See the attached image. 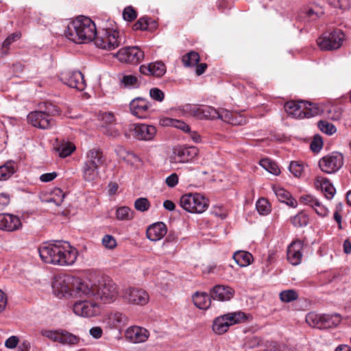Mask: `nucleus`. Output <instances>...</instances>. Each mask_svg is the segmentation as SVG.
Wrapping results in <instances>:
<instances>
[{
  "mask_svg": "<svg viewBox=\"0 0 351 351\" xmlns=\"http://www.w3.org/2000/svg\"><path fill=\"white\" fill-rule=\"evenodd\" d=\"M38 252L43 262L61 266L73 265L77 257V250L63 241L43 245L39 247Z\"/></svg>",
  "mask_w": 351,
  "mask_h": 351,
  "instance_id": "obj_1",
  "label": "nucleus"
},
{
  "mask_svg": "<svg viewBox=\"0 0 351 351\" xmlns=\"http://www.w3.org/2000/svg\"><path fill=\"white\" fill-rule=\"evenodd\" d=\"M97 29L95 22L88 17L80 16L69 23L64 36L73 43H84L94 39Z\"/></svg>",
  "mask_w": 351,
  "mask_h": 351,
  "instance_id": "obj_2",
  "label": "nucleus"
},
{
  "mask_svg": "<svg viewBox=\"0 0 351 351\" xmlns=\"http://www.w3.org/2000/svg\"><path fill=\"white\" fill-rule=\"evenodd\" d=\"M96 21L98 27L94 41L97 47L112 51L125 43V39L120 36L119 32L114 29L113 21L108 19L104 22L99 17L96 18Z\"/></svg>",
  "mask_w": 351,
  "mask_h": 351,
  "instance_id": "obj_3",
  "label": "nucleus"
},
{
  "mask_svg": "<svg viewBox=\"0 0 351 351\" xmlns=\"http://www.w3.org/2000/svg\"><path fill=\"white\" fill-rule=\"evenodd\" d=\"M252 316L241 311L229 313L216 317L213 323V330L217 335L226 332L230 326L252 320Z\"/></svg>",
  "mask_w": 351,
  "mask_h": 351,
  "instance_id": "obj_4",
  "label": "nucleus"
},
{
  "mask_svg": "<svg viewBox=\"0 0 351 351\" xmlns=\"http://www.w3.org/2000/svg\"><path fill=\"white\" fill-rule=\"evenodd\" d=\"M94 293V299L100 300L104 303H110L118 296L117 286L110 278L103 276L95 285Z\"/></svg>",
  "mask_w": 351,
  "mask_h": 351,
  "instance_id": "obj_5",
  "label": "nucleus"
},
{
  "mask_svg": "<svg viewBox=\"0 0 351 351\" xmlns=\"http://www.w3.org/2000/svg\"><path fill=\"white\" fill-rule=\"evenodd\" d=\"M306 321L312 327L327 329L337 327L341 322V316L338 313L320 315L309 313Z\"/></svg>",
  "mask_w": 351,
  "mask_h": 351,
  "instance_id": "obj_6",
  "label": "nucleus"
},
{
  "mask_svg": "<svg viewBox=\"0 0 351 351\" xmlns=\"http://www.w3.org/2000/svg\"><path fill=\"white\" fill-rule=\"evenodd\" d=\"M180 204L183 209L191 213H202L208 207V200L199 193L182 195Z\"/></svg>",
  "mask_w": 351,
  "mask_h": 351,
  "instance_id": "obj_7",
  "label": "nucleus"
},
{
  "mask_svg": "<svg viewBox=\"0 0 351 351\" xmlns=\"http://www.w3.org/2000/svg\"><path fill=\"white\" fill-rule=\"evenodd\" d=\"M345 34L341 29L325 32L317 39V44L322 50L332 51L339 49L343 44Z\"/></svg>",
  "mask_w": 351,
  "mask_h": 351,
  "instance_id": "obj_8",
  "label": "nucleus"
},
{
  "mask_svg": "<svg viewBox=\"0 0 351 351\" xmlns=\"http://www.w3.org/2000/svg\"><path fill=\"white\" fill-rule=\"evenodd\" d=\"M320 169L326 173H334L343 165V156L339 152H332L322 157L319 160Z\"/></svg>",
  "mask_w": 351,
  "mask_h": 351,
  "instance_id": "obj_9",
  "label": "nucleus"
},
{
  "mask_svg": "<svg viewBox=\"0 0 351 351\" xmlns=\"http://www.w3.org/2000/svg\"><path fill=\"white\" fill-rule=\"evenodd\" d=\"M43 336L55 342L70 346L76 345L80 341V337L64 330H44L41 331Z\"/></svg>",
  "mask_w": 351,
  "mask_h": 351,
  "instance_id": "obj_10",
  "label": "nucleus"
},
{
  "mask_svg": "<svg viewBox=\"0 0 351 351\" xmlns=\"http://www.w3.org/2000/svg\"><path fill=\"white\" fill-rule=\"evenodd\" d=\"M144 52L138 47H128L120 49L117 53L119 61L136 64L144 58Z\"/></svg>",
  "mask_w": 351,
  "mask_h": 351,
  "instance_id": "obj_11",
  "label": "nucleus"
},
{
  "mask_svg": "<svg viewBox=\"0 0 351 351\" xmlns=\"http://www.w3.org/2000/svg\"><path fill=\"white\" fill-rule=\"evenodd\" d=\"M73 276H64L56 278L52 288L54 294L61 298L66 295L71 296Z\"/></svg>",
  "mask_w": 351,
  "mask_h": 351,
  "instance_id": "obj_12",
  "label": "nucleus"
},
{
  "mask_svg": "<svg viewBox=\"0 0 351 351\" xmlns=\"http://www.w3.org/2000/svg\"><path fill=\"white\" fill-rule=\"evenodd\" d=\"M61 81L68 86L80 91L86 88V81L84 75L80 71H66L61 73Z\"/></svg>",
  "mask_w": 351,
  "mask_h": 351,
  "instance_id": "obj_13",
  "label": "nucleus"
},
{
  "mask_svg": "<svg viewBox=\"0 0 351 351\" xmlns=\"http://www.w3.org/2000/svg\"><path fill=\"white\" fill-rule=\"evenodd\" d=\"M198 152V149L194 146L175 147L173 155L171 156V162L176 163L187 162L196 157Z\"/></svg>",
  "mask_w": 351,
  "mask_h": 351,
  "instance_id": "obj_14",
  "label": "nucleus"
},
{
  "mask_svg": "<svg viewBox=\"0 0 351 351\" xmlns=\"http://www.w3.org/2000/svg\"><path fill=\"white\" fill-rule=\"evenodd\" d=\"M71 296L85 298H93L95 297V285H89L83 282L80 278L73 276Z\"/></svg>",
  "mask_w": 351,
  "mask_h": 351,
  "instance_id": "obj_15",
  "label": "nucleus"
},
{
  "mask_svg": "<svg viewBox=\"0 0 351 351\" xmlns=\"http://www.w3.org/2000/svg\"><path fill=\"white\" fill-rule=\"evenodd\" d=\"M123 297L128 303L136 305H145L149 300L148 293L145 290L138 288L126 289Z\"/></svg>",
  "mask_w": 351,
  "mask_h": 351,
  "instance_id": "obj_16",
  "label": "nucleus"
},
{
  "mask_svg": "<svg viewBox=\"0 0 351 351\" xmlns=\"http://www.w3.org/2000/svg\"><path fill=\"white\" fill-rule=\"evenodd\" d=\"M27 121L34 127L40 129H48L53 124V119L40 110L29 112L27 115Z\"/></svg>",
  "mask_w": 351,
  "mask_h": 351,
  "instance_id": "obj_17",
  "label": "nucleus"
},
{
  "mask_svg": "<svg viewBox=\"0 0 351 351\" xmlns=\"http://www.w3.org/2000/svg\"><path fill=\"white\" fill-rule=\"evenodd\" d=\"M73 311L77 315L87 317L95 316L99 313L97 304L86 300L76 302L73 304Z\"/></svg>",
  "mask_w": 351,
  "mask_h": 351,
  "instance_id": "obj_18",
  "label": "nucleus"
},
{
  "mask_svg": "<svg viewBox=\"0 0 351 351\" xmlns=\"http://www.w3.org/2000/svg\"><path fill=\"white\" fill-rule=\"evenodd\" d=\"M304 244L300 240L293 241L287 248V261L293 265H299L302 258V250Z\"/></svg>",
  "mask_w": 351,
  "mask_h": 351,
  "instance_id": "obj_19",
  "label": "nucleus"
},
{
  "mask_svg": "<svg viewBox=\"0 0 351 351\" xmlns=\"http://www.w3.org/2000/svg\"><path fill=\"white\" fill-rule=\"evenodd\" d=\"M21 226V219L17 216L8 213L0 214V230L14 232L20 229Z\"/></svg>",
  "mask_w": 351,
  "mask_h": 351,
  "instance_id": "obj_20",
  "label": "nucleus"
},
{
  "mask_svg": "<svg viewBox=\"0 0 351 351\" xmlns=\"http://www.w3.org/2000/svg\"><path fill=\"white\" fill-rule=\"evenodd\" d=\"M234 290L226 285H217L210 291V296L213 300L221 302L228 301L234 297Z\"/></svg>",
  "mask_w": 351,
  "mask_h": 351,
  "instance_id": "obj_21",
  "label": "nucleus"
},
{
  "mask_svg": "<svg viewBox=\"0 0 351 351\" xmlns=\"http://www.w3.org/2000/svg\"><path fill=\"white\" fill-rule=\"evenodd\" d=\"M141 74L160 77L166 73V66L160 61L149 63L148 65L142 64L139 67Z\"/></svg>",
  "mask_w": 351,
  "mask_h": 351,
  "instance_id": "obj_22",
  "label": "nucleus"
},
{
  "mask_svg": "<svg viewBox=\"0 0 351 351\" xmlns=\"http://www.w3.org/2000/svg\"><path fill=\"white\" fill-rule=\"evenodd\" d=\"M106 160V158L102 150L99 147H93L87 152L84 162L93 167L99 168L105 164Z\"/></svg>",
  "mask_w": 351,
  "mask_h": 351,
  "instance_id": "obj_23",
  "label": "nucleus"
},
{
  "mask_svg": "<svg viewBox=\"0 0 351 351\" xmlns=\"http://www.w3.org/2000/svg\"><path fill=\"white\" fill-rule=\"evenodd\" d=\"M149 108V102L141 97L136 98L130 103L132 114L138 118H145L147 115Z\"/></svg>",
  "mask_w": 351,
  "mask_h": 351,
  "instance_id": "obj_24",
  "label": "nucleus"
},
{
  "mask_svg": "<svg viewBox=\"0 0 351 351\" xmlns=\"http://www.w3.org/2000/svg\"><path fill=\"white\" fill-rule=\"evenodd\" d=\"M156 134V129L153 125L146 124H136L134 126V137L138 140H152L155 136Z\"/></svg>",
  "mask_w": 351,
  "mask_h": 351,
  "instance_id": "obj_25",
  "label": "nucleus"
},
{
  "mask_svg": "<svg viewBox=\"0 0 351 351\" xmlns=\"http://www.w3.org/2000/svg\"><path fill=\"white\" fill-rule=\"evenodd\" d=\"M148 337L149 332L145 328L138 326L131 327L125 332V337L134 343L145 342Z\"/></svg>",
  "mask_w": 351,
  "mask_h": 351,
  "instance_id": "obj_26",
  "label": "nucleus"
},
{
  "mask_svg": "<svg viewBox=\"0 0 351 351\" xmlns=\"http://www.w3.org/2000/svg\"><path fill=\"white\" fill-rule=\"evenodd\" d=\"M166 233L167 227L163 222H157L149 226L146 231L147 237L152 241H159Z\"/></svg>",
  "mask_w": 351,
  "mask_h": 351,
  "instance_id": "obj_27",
  "label": "nucleus"
},
{
  "mask_svg": "<svg viewBox=\"0 0 351 351\" xmlns=\"http://www.w3.org/2000/svg\"><path fill=\"white\" fill-rule=\"evenodd\" d=\"M54 149L60 157L66 158L75 150V146L70 141H65L64 140L58 141V139H56Z\"/></svg>",
  "mask_w": 351,
  "mask_h": 351,
  "instance_id": "obj_28",
  "label": "nucleus"
},
{
  "mask_svg": "<svg viewBox=\"0 0 351 351\" xmlns=\"http://www.w3.org/2000/svg\"><path fill=\"white\" fill-rule=\"evenodd\" d=\"M273 189L279 201L285 203L292 208L297 207L298 202L291 196L289 191L283 188L276 186H274Z\"/></svg>",
  "mask_w": 351,
  "mask_h": 351,
  "instance_id": "obj_29",
  "label": "nucleus"
},
{
  "mask_svg": "<svg viewBox=\"0 0 351 351\" xmlns=\"http://www.w3.org/2000/svg\"><path fill=\"white\" fill-rule=\"evenodd\" d=\"M302 101H289L285 104L284 108L287 113L296 119H301V111L304 108L301 106Z\"/></svg>",
  "mask_w": 351,
  "mask_h": 351,
  "instance_id": "obj_30",
  "label": "nucleus"
},
{
  "mask_svg": "<svg viewBox=\"0 0 351 351\" xmlns=\"http://www.w3.org/2000/svg\"><path fill=\"white\" fill-rule=\"evenodd\" d=\"M210 294L196 292L193 296L194 304L199 309H207L211 303Z\"/></svg>",
  "mask_w": 351,
  "mask_h": 351,
  "instance_id": "obj_31",
  "label": "nucleus"
},
{
  "mask_svg": "<svg viewBox=\"0 0 351 351\" xmlns=\"http://www.w3.org/2000/svg\"><path fill=\"white\" fill-rule=\"evenodd\" d=\"M108 324L113 328H121L128 322V317L123 313L116 311L110 313L108 316Z\"/></svg>",
  "mask_w": 351,
  "mask_h": 351,
  "instance_id": "obj_32",
  "label": "nucleus"
},
{
  "mask_svg": "<svg viewBox=\"0 0 351 351\" xmlns=\"http://www.w3.org/2000/svg\"><path fill=\"white\" fill-rule=\"evenodd\" d=\"M232 258L241 267L248 266L253 261V256L246 251H237L234 253Z\"/></svg>",
  "mask_w": 351,
  "mask_h": 351,
  "instance_id": "obj_33",
  "label": "nucleus"
},
{
  "mask_svg": "<svg viewBox=\"0 0 351 351\" xmlns=\"http://www.w3.org/2000/svg\"><path fill=\"white\" fill-rule=\"evenodd\" d=\"M99 169L84 162L82 167L83 178L86 182H93L99 176Z\"/></svg>",
  "mask_w": 351,
  "mask_h": 351,
  "instance_id": "obj_34",
  "label": "nucleus"
},
{
  "mask_svg": "<svg viewBox=\"0 0 351 351\" xmlns=\"http://www.w3.org/2000/svg\"><path fill=\"white\" fill-rule=\"evenodd\" d=\"M183 113L187 117H193L199 119H202V106L197 104H187L182 106Z\"/></svg>",
  "mask_w": 351,
  "mask_h": 351,
  "instance_id": "obj_35",
  "label": "nucleus"
},
{
  "mask_svg": "<svg viewBox=\"0 0 351 351\" xmlns=\"http://www.w3.org/2000/svg\"><path fill=\"white\" fill-rule=\"evenodd\" d=\"M301 106L304 108L302 112L301 119L314 117L319 113V108L314 104L307 101H302Z\"/></svg>",
  "mask_w": 351,
  "mask_h": 351,
  "instance_id": "obj_36",
  "label": "nucleus"
},
{
  "mask_svg": "<svg viewBox=\"0 0 351 351\" xmlns=\"http://www.w3.org/2000/svg\"><path fill=\"white\" fill-rule=\"evenodd\" d=\"M319 181L317 180V186H320L322 192L324 193L326 197L328 199H330L333 197L335 189L332 186V184L329 182L328 179H323L319 182V184L318 185Z\"/></svg>",
  "mask_w": 351,
  "mask_h": 351,
  "instance_id": "obj_37",
  "label": "nucleus"
},
{
  "mask_svg": "<svg viewBox=\"0 0 351 351\" xmlns=\"http://www.w3.org/2000/svg\"><path fill=\"white\" fill-rule=\"evenodd\" d=\"M200 60L199 55L195 51H191L182 58V62L184 66H194Z\"/></svg>",
  "mask_w": 351,
  "mask_h": 351,
  "instance_id": "obj_38",
  "label": "nucleus"
},
{
  "mask_svg": "<svg viewBox=\"0 0 351 351\" xmlns=\"http://www.w3.org/2000/svg\"><path fill=\"white\" fill-rule=\"evenodd\" d=\"M134 211L128 206H121L117 209L116 217L121 221H130L134 218Z\"/></svg>",
  "mask_w": 351,
  "mask_h": 351,
  "instance_id": "obj_39",
  "label": "nucleus"
},
{
  "mask_svg": "<svg viewBox=\"0 0 351 351\" xmlns=\"http://www.w3.org/2000/svg\"><path fill=\"white\" fill-rule=\"evenodd\" d=\"M326 117L332 121H339L342 116V109L336 105H331L326 109Z\"/></svg>",
  "mask_w": 351,
  "mask_h": 351,
  "instance_id": "obj_40",
  "label": "nucleus"
},
{
  "mask_svg": "<svg viewBox=\"0 0 351 351\" xmlns=\"http://www.w3.org/2000/svg\"><path fill=\"white\" fill-rule=\"evenodd\" d=\"M259 164L265 169L274 175H278L280 173V170L277 164L271 161L269 158H263L260 160Z\"/></svg>",
  "mask_w": 351,
  "mask_h": 351,
  "instance_id": "obj_41",
  "label": "nucleus"
},
{
  "mask_svg": "<svg viewBox=\"0 0 351 351\" xmlns=\"http://www.w3.org/2000/svg\"><path fill=\"white\" fill-rule=\"evenodd\" d=\"M14 172V164L11 162L0 166V180H8Z\"/></svg>",
  "mask_w": 351,
  "mask_h": 351,
  "instance_id": "obj_42",
  "label": "nucleus"
},
{
  "mask_svg": "<svg viewBox=\"0 0 351 351\" xmlns=\"http://www.w3.org/2000/svg\"><path fill=\"white\" fill-rule=\"evenodd\" d=\"M65 193L60 188H56L51 193L50 197L47 199L48 202H53L56 206H60L62 203Z\"/></svg>",
  "mask_w": 351,
  "mask_h": 351,
  "instance_id": "obj_43",
  "label": "nucleus"
},
{
  "mask_svg": "<svg viewBox=\"0 0 351 351\" xmlns=\"http://www.w3.org/2000/svg\"><path fill=\"white\" fill-rule=\"evenodd\" d=\"M291 222L296 228L303 227L308 224V217L304 213L300 212L291 218Z\"/></svg>",
  "mask_w": 351,
  "mask_h": 351,
  "instance_id": "obj_44",
  "label": "nucleus"
},
{
  "mask_svg": "<svg viewBox=\"0 0 351 351\" xmlns=\"http://www.w3.org/2000/svg\"><path fill=\"white\" fill-rule=\"evenodd\" d=\"M290 172L296 178H300L304 171V165L302 162L291 161L289 167Z\"/></svg>",
  "mask_w": 351,
  "mask_h": 351,
  "instance_id": "obj_45",
  "label": "nucleus"
},
{
  "mask_svg": "<svg viewBox=\"0 0 351 351\" xmlns=\"http://www.w3.org/2000/svg\"><path fill=\"white\" fill-rule=\"evenodd\" d=\"M280 299L283 302H291L298 298V293L293 289L282 291L279 294Z\"/></svg>",
  "mask_w": 351,
  "mask_h": 351,
  "instance_id": "obj_46",
  "label": "nucleus"
},
{
  "mask_svg": "<svg viewBox=\"0 0 351 351\" xmlns=\"http://www.w3.org/2000/svg\"><path fill=\"white\" fill-rule=\"evenodd\" d=\"M40 110H43L44 114H47L48 117L51 118L53 116L58 114L60 112L58 108L56 105L49 102L44 103L43 106H40Z\"/></svg>",
  "mask_w": 351,
  "mask_h": 351,
  "instance_id": "obj_47",
  "label": "nucleus"
},
{
  "mask_svg": "<svg viewBox=\"0 0 351 351\" xmlns=\"http://www.w3.org/2000/svg\"><path fill=\"white\" fill-rule=\"evenodd\" d=\"M201 113L202 119H214L219 117V110L208 106H202Z\"/></svg>",
  "mask_w": 351,
  "mask_h": 351,
  "instance_id": "obj_48",
  "label": "nucleus"
},
{
  "mask_svg": "<svg viewBox=\"0 0 351 351\" xmlns=\"http://www.w3.org/2000/svg\"><path fill=\"white\" fill-rule=\"evenodd\" d=\"M256 209L258 212L262 215H266L269 213L270 204L269 202L265 198H260L256 202Z\"/></svg>",
  "mask_w": 351,
  "mask_h": 351,
  "instance_id": "obj_49",
  "label": "nucleus"
},
{
  "mask_svg": "<svg viewBox=\"0 0 351 351\" xmlns=\"http://www.w3.org/2000/svg\"><path fill=\"white\" fill-rule=\"evenodd\" d=\"M318 127L322 132L329 135L333 134L337 131L335 125L326 121H319L318 122Z\"/></svg>",
  "mask_w": 351,
  "mask_h": 351,
  "instance_id": "obj_50",
  "label": "nucleus"
},
{
  "mask_svg": "<svg viewBox=\"0 0 351 351\" xmlns=\"http://www.w3.org/2000/svg\"><path fill=\"white\" fill-rule=\"evenodd\" d=\"M150 207L149 200L145 197H140L136 199L134 202V208L139 211L145 212Z\"/></svg>",
  "mask_w": 351,
  "mask_h": 351,
  "instance_id": "obj_51",
  "label": "nucleus"
},
{
  "mask_svg": "<svg viewBox=\"0 0 351 351\" xmlns=\"http://www.w3.org/2000/svg\"><path fill=\"white\" fill-rule=\"evenodd\" d=\"M149 18L143 16L140 18L134 25L133 29L135 31L141 30L145 31L148 29Z\"/></svg>",
  "mask_w": 351,
  "mask_h": 351,
  "instance_id": "obj_52",
  "label": "nucleus"
},
{
  "mask_svg": "<svg viewBox=\"0 0 351 351\" xmlns=\"http://www.w3.org/2000/svg\"><path fill=\"white\" fill-rule=\"evenodd\" d=\"M137 17V12L132 6L126 7L123 12V18L125 21L131 22Z\"/></svg>",
  "mask_w": 351,
  "mask_h": 351,
  "instance_id": "obj_53",
  "label": "nucleus"
},
{
  "mask_svg": "<svg viewBox=\"0 0 351 351\" xmlns=\"http://www.w3.org/2000/svg\"><path fill=\"white\" fill-rule=\"evenodd\" d=\"M322 147L323 141L322 137L319 135L314 136L310 145L311 149L315 153H318L322 149Z\"/></svg>",
  "mask_w": 351,
  "mask_h": 351,
  "instance_id": "obj_54",
  "label": "nucleus"
},
{
  "mask_svg": "<svg viewBox=\"0 0 351 351\" xmlns=\"http://www.w3.org/2000/svg\"><path fill=\"white\" fill-rule=\"evenodd\" d=\"M167 121H169V124L173 127L178 128L186 132H190L189 125L182 121L172 119H168Z\"/></svg>",
  "mask_w": 351,
  "mask_h": 351,
  "instance_id": "obj_55",
  "label": "nucleus"
},
{
  "mask_svg": "<svg viewBox=\"0 0 351 351\" xmlns=\"http://www.w3.org/2000/svg\"><path fill=\"white\" fill-rule=\"evenodd\" d=\"M102 244L108 249H114L117 246V241L114 237L110 234L105 235L102 239Z\"/></svg>",
  "mask_w": 351,
  "mask_h": 351,
  "instance_id": "obj_56",
  "label": "nucleus"
},
{
  "mask_svg": "<svg viewBox=\"0 0 351 351\" xmlns=\"http://www.w3.org/2000/svg\"><path fill=\"white\" fill-rule=\"evenodd\" d=\"M232 116V119L230 123L231 125H241L245 124L247 121L245 117L241 113L234 112Z\"/></svg>",
  "mask_w": 351,
  "mask_h": 351,
  "instance_id": "obj_57",
  "label": "nucleus"
},
{
  "mask_svg": "<svg viewBox=\"0 0 351 351\" xmlns=\"http://www.w3.org/2000/svg\"><path fill=\"white\" fill-rule=\"evenodd\" d=\"M299 201L301 204L308 205L313 208L314 205H316L317 199L311 195H304L300 197Z\"/></svg>",
  "mask_w": 351,
  "mask_h": 351,
  "instance_id": "obj_58",
  "label": "nucleus"
},
{
  "mask_svg": "<svg viewBox=\"0 0 351 351\" xmlns=\"http://www.w3.org/2000/svg\"><path fill=\"white\" fill-rule=\"evenodd\" d=\"M329 3L335 8L346 10L349 8L348 0H328Z\"/></svg>",
  "mask_w": 351,
  "mask_h": 351,
  "instance_id": "obj_59",
  "label": "nucleus"
},
{
  "mask_svg": "<svg viewBox=\"0 0 351 351\" xmlns=\"http://www.w3.org/2000/svg\"><path fill=\"white\" fill-rule=\"evenodd\" d=\"M149 95L153 99L157 101H162L165 97L164 93L158 88H151Z\"/></svg>",
  "mask_w": 351,
  "mask_h": 351,
  "instance_id": "obj_60",
  "label": "nucleus"
},
{
  "mask_svg": "<svg viewBox=\"0 0 351 351\" xmlns=\"http://www.w3.org/2000/svg\"><path fill=\"white\" fill-rule=\"evenodd\" d=\"M104 127L105 128L104 132L107 135L112 137H117L120 135L119 130L117 128L116 125L110 124Z\"/></svg>",
  "mask_w": 351,
  "mask_h": 351,
  "instance_id": "obj_61",
  "label": "nucleus"
},
{
  "mask_svg": "<svg viewBox=\"0 0 351 351\" xmlns=\"http://www.w3.org/2000/svg\"><path fill=\"white\" fill-rule=\"evenodd\" d=\"M121 82L125 86H135L138 82V79L136 76L132 75H124L121 80Z\"/></svg>",
  "mask_w": 351,
  "mask_h": 351,
  "instance_id": "obj_62",
  "label": "nucleus"
},
{
  "mask_svg": "<svg viewBox=\"0 0 351 351\" xmlns=\"http://www.w3.org/2000/svg\"><path fill=\"white\" fill-rule=\"evenodd\" d=\"M234 112L229 111L227 110H221L219 111V117L217 119H220L224 122H226L230 124V121L232 119V114Z\"/></svg>",
  "mask_w": 351,
  "mask_h": 351,
  "instance_id": "obj_63",
  "label": "nucleus"
},
{
  "mask_svg": "<svg viewBox=\"0 0 351 351\" xmlns=\"http://www.w3.org/2000/svg\"><path fill=\"white\" fill-rule=\"evenodd\" d=\"M21 36L20 32H15L8 36V38L3 41V47L8 48L11 43L19 39Z\"/></svg>",
  "mask_w": 351,
  "mask_h": 351,
  "instance_id": "obj_64",
  "label": "nucleus"
}]
</instances>
